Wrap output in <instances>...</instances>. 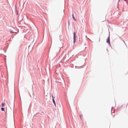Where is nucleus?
<instances>
[{"mask_svg":"<svg viewBox=\"0 0 128 128\" xmlns=\"http://www.w3.org/2000/svg\"><path fill=\"white\" fill-rule=\"evenodd\" d=\"M106 42L108 44V45L110 46H111L110 42V34H109L106 40Z\"/></svg>","mask_w":128,"mask_h":128,"instance_id":"obj_1","label":"nucleus"},{"mask_svg":"<svg viewBox=\"0 0 128 128\" xmlns=\"http://www.w3.org/2000/svg\"><path fill=\"white\" fill-rule=\"evenodd\" d=\"M76 35L75 32L73 33V42L74 44L76 42Z\"/></svg>","mask_w":128,"mask_h":128,"instance_id":"obj_2","label":"nucleus"},{"mask_svg":"<svg viewBox=\"0 0 128 128\" xmlns=\"http://www.w3.org/2000/svg\"><path fill=\"white\" fill-rule=\"evenodd\" d=\"M15 12L16 14L17 15L18 14V11L17 10V8L16 6H15Z\"/></svg>","mask_w":128,"mask_h":128,"instance_id":"obj_3","label":"nucleus"},{"mask_svg":"<svg viewBox=\"0 0 128 128\" xmlns=\"http://www.w3.org/2000/svg\"><path fill=\"white\" fill-rule=\"evenodd\" d=\"M52 100L54 104V106H55V107H56V104L54 98H53Z\"/></svg>","mask_w":128,"mask_h":128,"instance_id":"obj_4","label":"nucleus"},{"mask_svg":"<svg viewBox=\"0 0 128 128\" xmlns=\"http://www.w3.org/2000/svg\"><path fill=\"white\" fill-rule=\"evenodd\" d=\"M72 17L73 18V19H74V20L75 21H76V19L75 17H74V14H73V13L72 14Z\"/></svg>","mask_w":128,"mask_h":128,"instance_id":"obj_5","label":"nucleus"},{"mask_svg":"<svg viewBox=\"0 0 128 128\" xmlns=\"http://www.w3.org/2000/svg\"><path fill=\"white\" fill-rule=\"evenodd\" d=\"M1 110L2 111H4V108L3 107H2L1 108Z\"/></svg>","mask_w":128,"mask_h":128,"instance_id":"obj_6","label":"nucleus"},{"mask_svg":"<svg viewBox=\"0 0 128 128\" xmlns=\"http://www.w3.org/2000/svg\"><path fill=\"white\" fill-rule=\"evenodd\" d=\"M1 106L2 107H4V103H2L1 104Z\"/></svg>","mask_w":128,"mask_h":128,"instance_id":"obj_7","label":"nucleus"},{"mask_svg":"<svg viewBox=\"0 0 128 128\" xmlns=\"http://www.w3.org/2000/svg\"><path fill=\"white\" fill-rule=\"evenodd\" d=\"M36 114L37 115H42V114H40V113H37Z\"/></svg>","mask_w":128,"mask_h":128,"instance_id":"obj_8","label":"nucleus"},{"mask_svg":"<svg viewBox=\"0 0 128 128\" xmlns=\"http://www.w3.org/2000/svg\"><path fill=\"white\" fill-rule=\"evenodd\" d=\"M10 32L11 34H12V33H14V32L12 30L10 31Z\"/></svg>","mask_w":128,"mask_h":128,"instance_id":"obj_9","label":"nucleus"},{"mask_svg":"<svg viewBox=\"0 0 128 128\" xmlns=\"http://www.w3.org/2000/svg\"><path fill=\"white\" fill-rule=\"evenodd\" d=\"M80 119H82V116L81 115H80Z\"/></svg>","mask_w":128,"mask_h":128,"instance_id":"obj_10","label":"nucleus"},{"mask_svg":"<svg viewBox=\"0 0 128 128\" xmlns=\"http://www.w3.org/2000/svg\"><path fill=\"white\" fill-rule=\"evenodd\" d=\"M124 1L126 2L128 4V1H126V0H124Z\"/></svg>","mask_w":128,"mask_h":128,"instance_id":"obj_11","label":"nucleus"},{"mask_svg":"<svg viewBox=\"0 0 128 128\" xmlns=\"http://www.w3.org/2000/svg\"><path fill=\"white\" fill-rule=\"evenodd\" d=\"M52 99L53 98H54V96H53L52 95Z\"/></svg>","mask_w":128,"mask_h":128,"instance_id":"obj_12","label":"nucleus"},{"mask_svg":"<svg viewBox=\"0 0 128 128\" xmlns=\"http://www.w3.org/2000/svg\"><path fill=\"white\" fill-rule=\"evenodd\" d=\"M113 108V107H112V108H111V111L112 110V109Z\"/></svg>","mask_w":128,"mask_h":128,"instance_id":"obj_13","label":"nucleus"},{"mask_svg":"<svg viewBox=\"0 0 128 128\" xmlns=\"http://www.w3.org/2000/svg\"><path fill=\"white\" fill-rule=\"evenodd\" d=\"M42 113H43V114H44V112H42Z\"/></svg>","mask_w":128,"mask_h":128,"instance_id":"obj_14","label":"nucleus"},{"mask_svg":"<svg viewBox=\"0 0 128 128\" xmlns=\"http://www.w3.org/2000/svg\"><path fill=\"white\" fill-rule=\"evenodd\" d=\"M60 40L61 41V40H62V39H60Z\"/></svg>","mask_w":128,"mask_h":128,"instance_id":"obj_15","label":"nucleus"},{"mask_svg":"<svg viewBox=\"0 0 128 128\" xmlns=\"http://www.w3.org/2000/svg\"><path fill=\"white\" fill-rule=\"evenodd\" d=\"M68 25L69 24V21H68Z\"/></svg>","mask_w":128,"mask_h":128,"instance_id":"obj_16","label":"nucleus"},{"mask_svg":"<svg viewBox=\"0 0 128 128\" xmlns=\"http://www.w3.org/2000/svg\"><path fill=\"white\" fill-rule=\"evenodd\" d=\"M2 77H3V75H2Z\"/></svg>","mask_w":128,"mask_h":128,"instance_id":"obj_17","label":"nucleus"},{"mask_svg":"<svg viewBox=\"0 0 128 128\" xmlns=\"http://www.w3.org/2000/svg\"><path fill=\"white\" fill-rule=\"evenodd\" d=\"M59 37H60V38H61V37H60V36Z\"/></svg>","mask_w":128,"mask_h":128,"instance_id":"obj_18","label":"nucleus"},{"mask_svg":"<svg viewBox=\"0 0 128 128\" xmlns=\"http://www.w3.org/2000/svg\"><path fill=\"white\" fill-rule=\"evenodd\" d=\"M99 39H100V40H99V41H100V38H99Z\"/></svg>","mask_w":128,"mask_h":128,"instance_id":"obj_19","label":"nucleus"},{"mask_svg":"<svg viewBox=\"0 0 128 128\" xmlns=\"http://www.w3.org/2000/svg\"><path fill=\"white\" fill-rule=\"evenodd\" d=\"M120 0H118V2L120 1Z\"/></svg>","mask_w":128,"mask_h":128,"instance_id":"obj_20","label":"nucleus"},{"mask_svg":"<svg viewBox=\"0 0 128 128\" xmlns=\"http://www.w3.org/2000/svg\"><path fill=\"white\" fill-rule=\"evenodd\" d=\"M76 67H75V68H76Z\"/></svg>","mask_w":128,"mask_h":128,"instance_id":"obj_21","label":"nucleus"}]
</instances>
